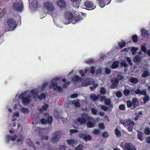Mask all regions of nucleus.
Segmentation results:
<instances>
[{
  "mask_svg": "<svg viewBox=\"0 0 150 150\" xmlns=\"http://www.w3.org/2000/svg\"><path fill=\"white\" fill-rule=\"evenodd\" d=\"M61 81L60 79L58 77H55L52 80V84L49 86V88L52 89L57 92H60L63 91V88H66L70 84V82L67 81L64 83L63 86L57 85L58 83Z\"/></svg>",
  "mask_w": 150,
  "mask_h": 150,
  "instance_id": "1",
  "label": "nucleus"
},
{
  "mask_svg": "<svg viewBox=\"0 0 150 150\" xmlns=\"http://www.w3.org/2000/svg\"><path fill=\"white\" fill-rule=\"evenodd\" d=\"M19 98L22 100V104L25 106H28L31 102L33 99L30 93L28 91L19 95Z\"/></svg>",
  "mask_w": 150,
  "mask_h": 150,
  "instance_id": "2",
  "label": "nucleus"
},
{
  "mask_svg": "<svg viewBox=\"0 0 150 150\" xmlns=\"http://www.w3.org/2000/svg\"><path fill=\"white\" fill-rule=\"evenodd\" d=\"M43 7L53 17L56 16L57 15V11L54 8L53 4L50 2H45Z\"/></svg>",
  "mask_w": 150,
  "mask_h": 150,
  "instance_id": "3",
  "label": "nucleus"
},
{
  "mask_svg": "<svg viewBox=\"0 0 150 150\" xmlns=\"http://www.w3.org/2000/svg\"><path fill=\"white\" fill-rule=\"evenodd\" d=\"M48 84L47 82H45L43 84L38 86V88L32 90L31 92L29 91V92L30 93L32 96V95H33V98H37L38 96V92L40 91L42 92L45 89V87L48 86Z\"/></svg>",
  "mask_w": 150,
  "mask_h": 150,
  "instance_id": "4",
  "label": "nucleus"
},
{
  "mask_svg": "<svg viewBox=\"0 0 150 150\" xmlns=\"http://www.w3.org/2000/svg\"><path fill=\"white\" fill-rule=\"evenodd\" d=\"M120 122L125 127H126L129 131L132 132L133 128L134 125V123L132 121L129 120H121Z\"/></svg>",
  "mask_w": 150,
  "mask_h": 150,
  "instance_id": "5",
  "label": "nucleus"
},
{
  "mask_svg": "<svg viewBox=\"0 0 150 150\" xmlns=\"http://www.w3.org/2000/svg\"><path fill=\"white\" fill-rule=\"evenodd\" d=\"M87 119L90 120H94V118L92 117H89L86 113H83L82 114V117L78 118L77 125H79L81 124H85Z\"/></svg>",
  "mask_w": 150,
  "mask_h": 150,
  "instance_id": "6",
  "label": "nucleus"
},
{
  "mask_svg": "<svg viewBox=\"0 0 150 150\" xmlns=\"http://www.w3.org/2000/svg\"><path fill=\"white\" fill-rule=\"evenodd\" d=\"M6 25L9 30H14L16 27V21L13 19H9L7 22Z\"/></svg>",
  "mask_w": 150,
  "mask_h": 150,
  "instance_id": "7",
  "label": "nucleus"
},
{
  "mask_svg": "<svg viewBox=\"0 0 150 150\" xmlns=\"http://www.w3.org/2000/svg\"><path fill=\"white\" fill-rule=\"evenodd\" d=\"M80 72L81 73V76H83L85 74H88L90 72H91L92 74H94L95 72V70L94 67L92 66L91 67L90 70V68L88 67L86 68L84 72L83 70H81L80 71Z\"/></svg>",
  "mask_w": 150,
  "mask_h": 150,
  "instance_id": "8",
  "label": "nucleus"
},
{
  "mask_svg": "<svg viewBox=\"0 0 150 150\" xmlns=\"http://www.w3.org/2000/svg\"><path fill=\"white\" fill-rule=\"evenodd\" d=\"M13 8L14 9L17 11H21L23 8L21 1H20L18 3H14L13 5Z\"/></svg>",
  "mask_w": 150,
  "mask_h": 150,
  "instance_id": "9",
  "label": "nucleus"
},
{
  "mask_svg": "<svg viewBox=\"0 0 150 150\" xmlns=\"http://www.w3.org/2000/svg\"><path fill=\"white\" fill-rule=\"evenodd\" d=\"M84 5L89 10L94 9L96 6H94L93 3L89 1H86L84 3Z\"/></svg>",
  "mask_w": 150,
  "mask_h": 150,
  "instance_id": "10",
  "label": "nucleus"
},
{
  "mask_svg": "<svg viewBox=\"0 0 150 150\" xmlns=\"http://www.w3.org/2000/svg\"><path fill=\"white\" fill-rule=\"evenodd\" d=\"M73 15L72 13L70 12H68L66 15V19L67 21L66 24H69L72 21V18Z\"/></svg>",
  "mask_w": 150,
  "mask_h": 150,
  "instance_id": "11",
  "label": "nucleus"
},
{
  "mask_svg": "<svg viewBox=\"0 0 150 150\" xmlns=\"http://www.w3.org/2000/svg\"><path fill=\"white\" fill-rule=\"evenodd\" d=\"M101 7H104L106 5L110 4L111 0H97Z\"/></svg>",
  "mask_w": 150,
  "mask_h": 150,
  "instance_id": "12",
  "label": "nucleus"
},
{
  "mask_svg": "<svg viewBox=\"0 0 150 150\" xmlns=\"http://www.w3.org/2000/svg\"><path fill=\"white\" fill-rule=\"evenodd\" d=\"M93 82L94 80L93 79H87L82 83V85L83 86H86L93 84Z\"/></svg>",
  "mask_w": 150,
  "mask_h": 150,
  "instance_id": "13",
  "label": "nucleus"
},
{
  "mask_svg": "<svg viewBox=\"0 0 150 150\" xmlns=\"http://www.w3.org/2000/svg\"><path fill=\"white\" fill-rule=\"evenodd\" d=\"M17 137L16 135H12L11 134H7L6 137V142L8 144L10 140L12 141H14L16 140Z\"/></svg>",
  "mask_w": 150,
  "mask_h": 150,
  "instance_id": "14",
  "label": "nucleus"
},
{
  "mask_svg": "<svg viewBox=\"0 0 150 150\" xmlns=\"http://www.w3.org/2000/svg\"><path fill=\"white\" fill-rule=\"evenodd\" d=\"M111 83L110 87L113 88H115L118 85V80L116 78H115L111 81Z\"/></svg>",
  "mask_w": 150,
  "mask_h": 150,
  "instance_id": "15",
  "label": "nucleus"
},
{
  "mask_svg": "<svg viewBox=\"0 0 150 150\" xmlns=\"http://www.w3.org/2000/svg\"><path fill=\"white\" fill-rule=\"evenodd\" d=\"M81 137L86 141H90L91 139V136L87 134L83 133L81 134Z\"/></svg>",
  "mask_w": 150,
  "mask_h": 150,
  "instance_id": "16",
  "label": "nucleus"
},
{
  "mask_svg": "<svg viewBox=\"0 0 150 150\" xmlns=\"http://www.w3.org/2000/svg\"><path fill=\"white\" fill-rule=\"evenodd\" d=\"M19 113L18 111H16L15 112L13 115V121L14 124H13L12 125V126L13 127H14L16 126L15 124V122H14L15 120L16 119V118L18 117L19 116Z\"/></svg>",
  "mask_w": 150,
  "mask_h": 150,
  "instance_id": "17",
  "label": "nucleus"
},
{
  "mask_svg": "<svg viewBox=\"0 0 150 150\" xmlns=\"http://www.w3.org/2000/svg\"><path fill=\"white\" fill-rule=\"evenodd\" d=\"M53 135V136L52 138V142L54 143L58 140L59 138V136L58 133H54Z\"/></svg>",
  "mask_w": 150,
  "mask_h": 150,
  "instance_id": "18",
  "label": "nucleus"
},
{
  "mask_svg": "<svg viewBox=\"0 0 150 150\" xmlns=\"http://www.w3.org/2000/svg\"><path fill=\"white\" fill-rule=\"evenodd\" d=\"M141 33L142 37L145 38H147L149 35V33L147 30L144 29L141 30Z\"/></svg>",
  "mask_w": 150,
  "mask_h": 150,
  "instance_id": "19",
  "label": "nucleus"
},
{
  "mask_svg": "<svg viewBox=\"0 0 150 150\" xmlns=\"http://www.w3.org/2000/svg\"><path fill=\"white\" fill-rule=\"evenodd\" d=\"M67 142L70 145L73 146L74 144H77L78 142L74 139H69L67 140Z\"/></svg>",
  "mask_w": 150,
  "mask_h": 150,
  "instance_id": "20",
  "label": "nucleus"
},
{
  "mask_svg": "<svg viewBox=\"0 0 150 150\" xmlns=\"http://www.w3.org/2000/svg\"><path fill=\"white\" fill-rule=\"evenodd\" d=\"M132 102L134 107H136L139 105V101L137 98H133L132 100Z\"/></svg>",
  "mask_w": 150,
  "mask_h": 150,
  "instance_id": "21",
  "label": "nucleus"
},
{
  "mask_svg": "<svg viewBox=\"0 0 150 150\" xmlns=\"http://www.w3.org/2000/svg\"><path fill=\"white\" fill-rule=\"evenodd\" d=\"M143 133L139 131L137 134V137L138 139L140 141H142L144 140L143 137Z\"/></svg>",
  "mask_w": 150,
  "mask_h": 150,
  "instance_id": "22",
  "label": "nucleus"
},
{
  "mask_svg": "<svg viewBox=\"0 0 150 150\" xmlns=\"http://www.w3.org/2000/svg\"><path fill=\"white\" fill-rule=\"evenodd\" d=\"M100 97L99 95H96L95 94H91L90 96V98L91 99L94 100H96L99 99Z\"/></svg>",
  "mask_w": 150,
  "mask_h": 150,
  "instance_id": "23",
  "label": "nucleus"
},
{
  "mask_svg": "<svg viewBox=\"0 0 150 150\" xmlns=\"http://www.w3.org/2000/svg\"><path fill=\"white\" fill-rule=\"evenodd\" d=\"M31 4L33 8L35 9L38 8L40 6L38 2L35 0L33 1Z\"/></svg>",
  "mask_w": 150,
  "mask_h": 150,
  "instance_id": "24",
  "label": "nucleus"
},
{
  "mask_svg": "<svg viewBox=\"0 0 150 150\" xmlns=\"http://www.w3.org/2000/svg\"><path fill=\"white\" fill-rule=\"evenodd\" d=\"M58 5L61 7H64L65 6V2L62 0H60L57 2Z\"/></svg>",
  "mask_w": 150,
  "mask_h": 150,
  "instance_id": "25",
  "label": "nucleus"
},
{
  "mask_svg": "<svg viewBox=\"0 0 150 150\" xmlns=\"http://www.w3.org/2000/svg\"><path fill=\"white\" fill-rule=\"evenodd\" d=\"M129 81L130 82L134 84H136L138 81L137 79L132 77L130 78Z\"/></svg>",
  "mask_w": 150,
  "mask_h": 150,
  "instance_id": "26",
  "label": "nucleus"
},
{
  "mask_svg": "<svg viewBox=\"0 0 150 150\" xmlns=\"http://www.w3.org/2000/svg\"><path fill=\"white\" fill-rule=\"evenodd\" d=\"M54 115L56 118L59 120V119H60L61 118L62 120L64 123V122L67 120V119L66 118H64L60 117V116L57 115V113H55Z\"/></svg>",
  "mask_w": 150,
  "mask_h": 150,
  "instance_id": "27",
  "label": "nucleus"
},
{
  "mask_svg": "<svg viewBox=\"0 0 150 150\" xmlns=\"http://www.w3.org/2000/svg\"><path fill=\"white\" fill-rule=\"evenodd\" d=\"M72 105H73L75 107H79L80 106V104L78 101L74 100L71 102Z\"/></svg>",
  "mask_w": 150,
  "mask_h": 150,
  "instance_id": "28",
  "label": "nucleus"
},
{
  "mask_svg": "<svg viewBox=\"0 0 150 150\" xmlns=\"http://www.w3.org/2000/svg\"><path fill=\"white\" fill-rule=\"evenodd\" d=\"M48 107V105L47 104H45L43 105L42 106V108L40 109L39 110V112L40 113H42L44 111H45L47 109Z\"/></svg>",
  "mask_w": 150,
  "mask_h": 150,
  "instance_id": "29",
  "label": "nucleus"
},
{
  "mask_svg": "<svg viewBox=\"0 0 150 150\" xmlns=\"http://www.w3.org/2000/svg\"><path fill=\"white\" fill-rule=\"evenodd\" d=\"M72 80L74 81H76L79 80L80 82H81L82 79L81 78H80V77L78 75L75 76L72 79Z\"/></svg>",
  "mask_w": 150,
  "mask_h": 150,
  "instance_id": "30",
  "label": "nucleus"
},
{
  "mask_svg": "<svg viewBox=\"0 0 150 150\" xmlns=\"http://www.w3.org/2000/svg\"><path fill=\"white\" fill-rule=\"evenodd\" d=\"M119 65V63L118 62L116 61L113 62L111 67L112 68L115 69L116 68L118 67Z\"/></svg>",
  "mask_w": 150,
  "mask_h": 150,
  "instance_id": "31",
  "label": "nucleus"
},
{
  "mask_svg": "<svg viewBox=\"0 0 150 150\" xmlns=\"http://www.w3.org/2000/svg\"><path fill=\"white\" fill-rule=\"evenodd\" d=\"M130 91L129 89H127L126 87H125V89L123 92V94L125 96H129L130 94Z\"/></svg>",
  "mask_w": 150,
  "mask_h": 150,
  "instance_id": "32",
  "label": "nucleus"
},
{
  "mask_svg": "<svg viewBox=\"0 0 150 150\" xmlns=\"http://www.w3.org/2000/svg\"><path fill=\"white\" fill-rule=\"evenodd\" d=\"M141 58L140 57L136 56L135 57L134 60V62L136 63H139L141 61Z\"/></svg>",
  "mask_w": 150,
  "mask_h": 150,
  "instance_id": "33",
  "label": "nucleus"
},
{
  "mask_svg": "<svg viewBox=\"0 0 150 150\" xmlns=\"http://www.w3.org/2000/svg\"><path fill=\"white\" fill-rule=\"evenodd\" d=\"M138 50V48L137 47H132L131 49V51L132 52V54L134 55L135 54L136 52Z\"/></svg>",
  "mask_w": 150,
  "mask_h": 150,
  "instance_id": "34",
  "label": "nucleus"
},
{
  "mask_svg": "<svg viewBox=\"0 0 150 150\" xmlns=\"http://www.w3.org/2000/svg\"><path fill=\"white\" fill-rule=\"evenodd\" d=\"M21 110L22 112L25 114H27L29 112L28 109L27 108H22L21 109Z\"/></svg>",
  "mask_w": 150,
  "mask_h": 150,
  "instance_id": "35",
  "label": "nucleus"
},
{
  "mask_svg": "<svg viewBox=\"0 0 150 150\" xmlns=\"http://www.w3.org/2000/svg\"><path fill=\"white\" fill-rule=\"evenodd\" d=\"M118 45L120 48L121 49L125 46L126 44L125 41H122L121 42H119Z\"/></svg>",
  "mask_w": 150,
  "mask_h": 150,
  "instance_id": "36",
  "label": "nucleus"
},
{
  "mask_svg": "<svg viewBox=\"0 0 150 150\" xmlns=\"http://www.w3.org/2000/svg\"><path fill=\"white\" fill-rule=\"evenodd\" d=\"M47 117V124H51L52 121V119H53L52 117L51 116H48Z\"/></svg>",
  "mask_w": 150,
  "mask_h": 150,
  "instance_id": "37",
  "label": "nucleus"
},
{
  "mask_svg": "<svg viewBox=\"0 0 150 150\" xmlns=\"http://www.w3.org/2000/svg\"><path fill=\"white\" fill-rule=\"evenodd\" d=\"M141 48L143 52H144V53L146 52V45L144 43L141 45Z\"/></svg>",
  "mask_w": 150,
  "mask_h": 150,
  "instance_id": "38",
  "label": "nucleus"
},
{
  "mask_svg": "<svg viewBox=\"0 0 150 150\" xmlns=\"http://www.w3.org/2000/svg\"><path fill=\"white\" fill-rule=\"evenodd\" d=\"M38 97L39 100H41L45 98L46 97V95L44 93H42Z\"/></svg>",
  "mask_w": 150,
  "mask_h": 150,
  "instance_id": "39",
  "label": "nucleus"
},
{
  "mask_svg": "<svg viewBox=\"0 0 150 150\" xmlns=\"http://www.w3.org/2000/svg\"><path fill=\"white\" fill-rule=\"evenodd\" d=\"M116 135L118 137H120L121 135L120 131L117 128H116L115 131Z\"/></svg>",
  "mask_w": 150,
  "mask_h": 150,
  "instance_id": "40",
  "label": "nucleus"
},
{
  "mask_svg": "<svg viewBox=\"0 0 150 150\" xmlns=\"http://www.w3.org/2000/svg\"><path fill=\"white\" fill-rule=\"evenodd\" d=\"M149 73L147 71H145L143 73L142 76L143 78H146L148 76Z\"/></svg>",
  "mask_w": 150,
  "mask_h": 150,
  "instance_id": "41",
  "label": "nucleus"
},
{
  "mask_svg": "<svg viewBox=\"0 0 150 150\" xmlns=\"http://www.w3.org/2000/svg\"><path fill=\"white\" fill-rule=\"evenodd\" d=\"M111 102L110 99L106 98L104 102V103L107 105H110Z\"/></svg>",
  "mask_w": 150,
  "mask_h": 150,
  "instance_id": "42",
  "label": "nucleus"
},
{
  "mask_svg": "<svg viewBox=\"0 0 150 150\" xmlns=\"http://www.w3.org/2000/svg\"><path fill=\"white\" fill-rule=\"evenodd\" d=\"M126 59L129 65H132V59L130 57H126Z\"/></svg>",
  "mask_w": 150,
  "mask_h": 150,
  "instance_id": "43",
  "label": "nucleus"
},
{
  "mask_svg": "<svg viewBox=\"0 0 150 150\" xmlns=\"http://www.w3.org/2000/svg\"><path fill=\"white\" fill-rule=\"evenodd\" d=\"M126 150H130L131 149V145L129 144H126L125 145Z\"/></svg>",
  "mask_w": 150,
  "mask_h": 150,
  "instance_id": "44",
  "label": "nucleus"
},
{
  "mask_svg": "<svg viewBox=\"0 0 150 150\" xmlns=\"http://www.w3.org/2000/svg\"><path fill=\"white\" fill-rule=\"evenodd\" d=\"M70 134L72 135L76 133H77L78 132V131L76 129H72L70 130Z\"/></svg>",
  "mask_w": 150,
  "mask_h": 150,
  "instance_id": "45",
  "label": "nucleus"
},
{
  "mask_svg": "<svg viewBox=\"0 0 150 150\" xmlns=\"http://www.w3.org/2000/svg\"><path fill=\"white\" fill-rule=\"evenodd\" d=\"M132 39L134 42H136L138 41V37L136 35H134L132 36Z\"/></svg>",
  "mask_w": 150,
  "mask_h": 150,
  "instance_id": "46",
  "label": "nucleus"
},
{
  "mask_svg": "<svg viewBox=\"0 0 150 150\" xmlns=\"http://www.w3.org/2000/svg\"><path fill=\"white\" fill-rule=\"evenodd\" d=\"M100 92L102 94H104L105 93V90L103 87H101L100 89Z\"/></svg>",
  "mask_w": 150,
  "mask_h": 150,
  "instance_id": "47",
  "label": "nucleus"
},
{
  "mask_svg": "<svg viewBox=\"0 0 150 150\" xmlns=\"http://www.w3.org/2000/svg\"><path fill=\"white\" fill-rule=\"evenodd\" d=\"M99 128L102 129H104L105 128V126L103 123H101L98 125Z\"/></svg>",
  "mask_w": 150,
  "mask_h": 150,
  "instance_id": "48",
  "label": "nucleus"
},
{
  "mask_svg": "<svg viewBox=\"0 0 150 150\" xmlns=\"http://www.w3.org/2000/svg\"><path fill=\"white\" fill-rule=\"evenodd\" d=\"M94 135H98L100 133V130L98 129H94L93 131Z\"/></svg>",
  "mask_w": 150,
  "mask_h": 150,
  "instance_id": "49",
  "label": "nucleus"
},
{
  "mask_svg": "<svg viewBox=\"0 0 150 150\" xmlns=\"http://www.w3.org/2000/svg\"><path fill=\"white\" fill-rule=\"evenodd\" d=\"M87 126L88 127H92L93 126V123L92 122L89 121L87 123Z\"/></svg>",
  "mask_w": 150,
  "mask_h": 150,
  "instance_id": "50",
  "label": "nucleus"
},
{
  "mask_svg": "<svg viewBox=\"0 0 150 150\" xmlns=\"http://www.w3.org/2000/svg\"><path fill=\"white\" fill-rule=\"evenodd\" d=\"M98 85V84L97 83L94 84L93 86H91L90 87V89L91 90V91H93L94 88H96Z\"/></svg>",
  "mask_w": 150,
  "mask_h": 150,
  "instance_id": "51",
  "label": "nucleus"
},
{
  "mask_svg": "<svg viewBox=\"0 0 150 150\" xmlns=\"http://www.w3.org/2000/svg\"><path fill=\"white\" fill-rule=\"evenodd\" d=\"M149 97L148 95L145 96L144 97V103L146 102V101H149Z\"/></svg>",
  "mask_w": 150,
  "mask_h": 150,
  "instance_id": "52",
  "label": "nucleus"
},
{
  "mask_svg": "<svg viewBox=\"0 0 150 150\" xmlns=\"http://www.w3.org/2000/svg\"><path fill=\"white\" fill-rule=\"evenodd\" d=\"M120 65L122 67H125L127 66V63L124 61H122L120 63Z\"/></svg>",
  "mask_w": 150,
  "mask_h": 150,
  "instance_id": "53",
  "label": "nucleus"
},
{
  "mask_svg": "<svg viewBox=\"0 0 150 150\" xmlns=\"http://www.w3.org/2000/svg\"><path fill=\"white\" fill-rule=\"evenodd\" d=\"M115 94L117 97L120 98L122 96V93L120 91H117L115 93Z\"/></svg>",
  "mask_w": 150,
  "mask_h": 150,
  "instance_id": "54",
  "label": "nucleus"
},
{
  "mask_svg": "<svg viewBox=\"0 0 150 150\" xmlns=\"http://www.w3.org/2000/svg\"><path fill=\"white\" fill-rule=\"evenodd\" d=\"M127 105L128 107H130L132 106V104L130 100H128L127 102Z\"/></svg>",
  "mask_w": 150,
  "mask_h": 150,
  "instance_id": "55",
  "label": "nucleus"
},
{
  "mask_svg": "<svg viewBox=\"0 0 150 150\" xmlns=\"http://www.w3.org/2000/svg\"><path fill=\"white\" fill-rule=\"evenodd\" d=\"M144 133L146 134L147 135L150 134V129L148 128L145 129V130Z\"/></svg>",
  "mask_w": 150,
  "mask_h": 150,
  "instance_id": "56",
  "label": "nucleus"
},
{
  "mask_svg": "<svg viewBox=\"0 0 150 150\" xmlns=\"http://www.w3.org/2000/svg\"><path fill=\"white\" fill-rule=\"evenodd\" d=\"M106 98V97L104 96H101L100 98V101H105Z\"/></svg>",
  "mask_w": 150,
  "mask_h": 150,
  "instance_id": "57",
  "label": "nucleus"
},
{
  "mask_svg": "<svg viewBox=\"0 0 150 150\" xmlns=\"http://www.w3.org/2000/svg\"><path fill=\"white\" fill-rule=\"evenodd\" d=\"M41 122L42 124H47V120L45 119H42L41 120Z\"/></svg>",
  "mask_w": 150,
  "mask_h": 150,
  "instance_id": "58",
  "label": "nucleus"
},
{
  "mask_svg": "<svg viewBox=\"0 0 150 150\" xmlns=\"http://www.w3.org/2000/svg\"><path fill=\"white\" fill-rule=\"evenodd\" d=\"M102 136L104 138H107L108 136V134L107 132H105L102 134Z\"/></svg>",
  "mask_w": 150,
  "mask_h": 150,
  "instance_id": "59",
  "label": "nucleus"
},
{
  "mask_svg": "<svg viewBox=\"0 0 150 150\" xmlns=\"http://www.w3.org/2000/svg\"><path fill=\"white\" fill-rule=\"evenodd\" d=\"M91 111L92 113L95 115H96L97 114V110L96 109L94 108H93L91 109Z\"/></svg>",
  "mask_w": 150,
  "mask_h": 150,
  "instance_id": "60",
  "label": "nucleus"
},
{
  "mask_svg": "<svg viewBox=\"0 0 150 150\" xmlns=\"http://www.w3.org/2000/svg\"><path fill=\"white\" fill-rule=\"evenodd\" d=\"M134 93L136 94H141V90L138 89L134 91Z\"/></svg>",
  "mask_w": 150,
  "mask_h": 150,
  "instance_id": "61",
  "label": "nucleus"
},
{
  "mask_svg": "<svg viewBox=\"0 0 150 150\" xmlns=\"http://www.w3.org/2000/svg\"><path fill=\"white\" fill-rule=\"evenodd\" d=\"M101 108L103 110L105 111H107L108 110V108L105 105H102L101 106Z\"/></svg>",
  "mask_w": 150,
  "mask_h": 150,
  "instance_id": "62",
  "label": "nucleus"
},
{
  "mask_svg": "<svg viewBox=\"0 0 150 150\" xmlns=\"http://www.w3.org/2000/svg\"><path fill=\"white\" fill-rule=\"evenodd\" d=\"M141 95H143L144 96H145L146 94V90L145 89H143L142 91L141 90Z\"/></svg>",
  "mask_w": 150,
  "mask_h": 150,
  "instance_id": "63",
  "label": "nucleus"
},
{
  "mask_svg": "<svg viewBox=\"0 0 150 150\" xmlns=\"http://www.w3.org/2000/svg\"><path fill=\"white\" fill-rule=\"evenodd\" d=\"M78 96V94L77 93H74L71 95V97L72 98H74L77 97Z\"/></svg>",
  "mask_w": 150,
  "mask_h": 150,
  "instance_id": "64",
  "label": "nucleus"
}]
</instances>
